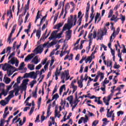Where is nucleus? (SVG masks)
<instances>
[{"instance_id":"obj_1","label":"nucleus","mask_w":126,"mask_h":126,"mask_svg":"<svg viewBox=\"0 0 126 126\" xmlns=\"http://www.w3.org/2000/svg\"><path fill=\"white\" fill-rule=\"evenodd\" d=\"M72 18H73V16L71 15L70 16V18H68L67 20L68 24H65L64 26L63 27V31H65L67 29H68V31L66 32V35L68 39V40H70V38H71V31L70 29L72 28V25L73 24L71 22V20H72Z\"/></svg>"},{"instance_id":"obj_2","label":"nucleus","mask_w":126,"mask_h":126,"mask_svg":"<svg viewBox=\"0 0 126 126\" xmlns=\"http://www.w3.org/2000/svg\"><path fill=\"white\" fill-rule=\"evenodd\" d=\"M16 68L15 67H13L7 63H5L4 66H2V69H3L4 71H7V74H8V76L9 77V76L12 75L13 73V72L11 71V69L14 70Z\"/></svg>"},{"instance_id":"obj_3","label":"nucleus","mask_w":126,"mask_h":126,"mask_svg":"<svg viewBox=\"0 0 126 126\" xmlns=\"http://www.w3.org/2000/svg\"><path fill=\"white\" fill-rule=\"evenodd\" d=\"M27 77L36 79L37 78V74L35 73L34 71L31 72L29 73H26L23 76V78H26Z\"/></svg>"},{"instance_id":"obj_4","label":"nucleus","mask_w":126,"mask_h":126,"mask_svg":"<svg viewBox=\"0 0 126 126\" xmlns=\"http://www.w3.org/2000/svg\"><path fill=\"white\" fill-rule=\"evenodd\" d=\"M28 82H29V79H24L23 80L22 83L20 86V88L23 90H25L26 91V89H27V84H28Z\"/></svg>"},{"instance_id":"obj_5","label":"nucleus","mask_w":126,"mask_h":126,"mask_svg":"<svg viewBox=\"0 0 126 126\" xmlns=\"http://www.w3.org/2000/svg\"><path fill=\"white\" fill-rule=\"evenodd\" d=\"M104 73L100 72V71H98L97 72V75L95 76L94 80V82H97V81H98V79L99 78V76H100V81L104 79Z\"/></svg>"},{"instance_id":"obj_6","label":"nucleus","mask_w":126,"mask_h":126,"mask_svg":"<svg viewBox=\"0 0 126 126\" xmlns=\"http://www.w3.org/2000/svg\"><path fill=\"white\" fill-rule=\"evenodd\" d=\"M17 26V25H16V24H15L12 29V31L11 32V33H10L9 36L8 37V42H9V44H10L11 42V38L12 37V34H13V33H14L15 30H16V27Z\"/></svg>"},{"instance_id":"obj_7","label":"nucleus","mask_w":126,"mask_h":126,"mask_svg":"<svg viewBox=\"0 0 126 126\" xmlns=\"http://www.w3.org/2000/svg\"><path fill=\"white\" fill-rule=\"evenodd\" d=\"M90 9V3L89 2L87 4V7L86 9V13H85V18H86V22L88 21V17H89V10Z\"/></svg>"},{"instance_id":"obj_8","label":"nucleus","mask_w":126,"mask_h":126,"mask_svg":"<svg viewBox=\"0 0 126 126\" xmlns=\"http://www.w3.org/2000/svg\"><path fill=\"white\" fill-rule=\"evenodd\" d=\"M59 32L58 31H54L51 33L50 36L49 37V40H53V39H57V33Z\"/></svg>"},{"instance_id":"obj_9","label":"nucleus","mask_w":126,"mask_h":126,"mask_svg":"<svg viewBox=\"0 0 126 126\" xmlns=\"http://www.w3.org/2000/svg\"><path fill=\"white\" fill-rule=\"evenodd\" d=\"M43 51H44V49L42 48V45H39L33 50V52H35L36 51V54H41Z\"/></svg>"},{"instance_id":"obj_10","label":"nucleus","mask_w":126,"mask_h":126,"mask_svg":"<svg viewBox=\"0 0 126 126\" xmlns=\"http://www.w3.org/2000/svg\"><path fill=\"white\" fill-rule=\"evenodd\" d=\"M91 13L90 14V18H91V21H93V19H94V15H93V14L94 13V5L93 4V5L91 7Z\"/></svg>"},{"instance_id":"obj_11","label":"nucleus","mask_w":126,"mask_h":126,"mask_svg":"<svg viewBox=\"0 0 126 126\" xmlns=\"http://www.w3.org/2000/svg\"><path fill=\"white\" fill-rule=\"evenodd\" d=\"M34 56H35V54L34 53H32L30 55H28L25 59V62H27L28 61H29V60H32L33 59Z\"/></svg>"},{"instance_id":"obj_12","label":"nucleus","mask_w":126,"mask_h":126,"mask_svg":"<svg viewBox=\"0 0 126 126\" xmlns=\"http://www.w3.org/2000/svg\"><path fill=\"white\" fill-rule=\"evenodd\" d=\"M114 110L111 111L109 113V117H107V118L112 117L111 121L112 122H114V121H115V113H114Z\"/></svg>"},{"instance_id":"obj_13","label":"nucleus","mask_w":126,"mask_h":126,"mask_svg":"<svg viewBox=\"0 0 126 126\" xmlns=\"http://www.w3.org/2000/svg\"><path fill=\"white\" fill-rule=\"evenodd\" d=\"M57 43H58V41H57L56 39H54L53 41H52L49 44V45L47 46V48L52 47V46L56 45Z\"/></svg>"},{"instance_id":"obj_14","label":"nucleus","mask_w":126,"mask_h":126,"mask_svg":"<svg viewBox=\"0 0 126 126\" xmlns=\"http://www.w3.org/2000/svg\"><path fill=\"white\" fill-rule=\"evenodd\" d=\"M16 60H17V59L15 60V57H13L11 58V59L8 62V63H10L12 65L14 64V63H16Z\"/></svg>"},{"instance_id":"obj_15","label":"nucleus","mask_w":126,"mask_h":126,"mask_svg":"<svg viewBox=\"0 0 126 126\" xmlns=\"http://www.w3.org/2000/svg\"><path fill=\"white\" fill-rule=\"evenodd\" d=\"M63 25V23H59L57 25H55L54 29H58L59 30V29H60V28H61Z\"/></svg>"},{"instance_id":"obj_16","label":"nucleus","mask_w":126,"mask_h":126,"mask_svg":"<svg viewBox=\"0 0 126 126\" xmlns=\"http://www.w3.org/2000/svg\"><path fill=\"white\" fill-rule=\"evenodd\" d=\"M31 63H33L34 64H37L38 63H39V61L38 60V58H37V56H35L32 61Z\"/></svg>"},{"instance_id":"obj_17","label":"nucleus","mask_w":126,"mask_h":126,"mask_svg":"<svg viewBox=\"0 0 126 126\" xmlns=\"http://www.w3.org/2000/svg\"><path fill=\"white\" fill-rule=\"evenodd\" d=\"M35 67V65L33 64H29L28 65V68H29V69H30V70H34V68Z\"/></svg>"},{"instance_id":"obj_18","label":"nucleus","mask_w":126,"mask_h":126,"mask_svg":"<svg viewBox=\"0 0 126 126\" xmlns=\"http://www.w3.org/2000/svg\"><path fill=\"white\" fill-rule=\"evenodd\" d=\"M55 118L56 117H57V118H58V119H60V118H61V117H62V115L59 114V113H58V109H57V108H56L55 111Z\"/></svg>"},{"instance_id":"obj_19","label":"nucleus","mask_w":126,"mask_h":126,"mask_svg":"<svg viewBox=\"0 0 126 126\" xmlns=\"http://www.w3.org/2000/svg\"><path fill=\"white\" fill-rule=\"evenodd\" d=\"M107 31H108V30H107L106 27H104L103 30L101 31V36H104V35H106L107 34Z\"/></svg>"},{"instance_id":"obj_20","label":"nucleus","mask_w":126,"mask_h":126,"mask_svg":"<svg viewBox=\"0 0 126 126\" xmlns=\"http://www.w3.org/2000/svg\"><path fill=\"white\" fill-rule=\"evenodd\" d=\"M78 87L82 88L83 87V80L78 81Z\"/></svg>"},{"instance_id":"obj_21","label":"nucleus","mask_w":126,"mask_h":126,"mask_svg":"<svg viewBox=\"0 0 126 126\" xmlns=\"http://www.w3.org/2000/svg\"><path fill=\"white\" fill-rule=\"evenodd\" d=\"M40 15H42V13H40V11H38L37 12L36 16V18H35V20L34 21V23H36L37 22V21L38 20V19H39V18H40Z\"/></svg>"},{"instance_id":"obj_22","label":"nucleus","mask_w":126,"mask_h":126,"mask_svg":"<svg viewBox=\"0 0 126 126\" xmlns=\"http://www.w3.org/2000/svg\"><path fill=\"white\" fill-rule=\"evenodd\" d=\"M63 88H65V85H63L60 87L59 90L60 95H62V93H63Z\"/></svg>"},{"instance_id":"obj_23","label":"nucleus","mask_w":126,"mask_h":126,"mask_svg":"<svg viewBox=\"0 0 126 126\" xmlns=\"http://www.w3.org/2000/svg\"><path fill=\"white\" fill-rule=\"evenodd\" d=\"M59 98H60V95H59V94L56 93L52 97V100H55V101H57V100L59 99Z\"/></svg>"},{"instance_id":"obj_24","label":"nucleus","mask_w":126,"mask_h":126,"mask_svg":"<svg viewBox=\"0 0 126 126\" xmlns=\"http://www.w3.org/2000/svg\"><path fill=\"white\" fill-rule=\"evenodd\" d=\"M25 66V64L24 63V62L21 63L20 64V66H19L18 69L19 70H22V69Z\"/></svg>"},{"instance_id":"obj_25","label":"nucleus","mask_w":126,"mask_h":126,"mask_svg":"<svg viewBox=\"0 0 126 126\" xmlns=\"http://www.w3.org/2000/svg\"><path fill=\"white\" fill-rule=\"evenodd\" d=\"M100 15H101V14L98 12L96 13V14L95 16V18H94V23L96 24V22L97 21V20H98V18H99V17H100Z\"/></svg>"},{"instance_id":"obj_26","label":"nucleus","mask_w":126,"mask_h":126,"mask_svg":"<svg viewBox=\"0 0 126 126\" xmlns=\"http://www.w3.org/2000/svg\"><path fill=\"white\" fill-rule=\"evenodd\" d=\"M9 96L10 97H11V98H13V97H14V90H12V91H10L9 92Z\"/></svg>"},{"instance_id":"obj_27","label":"nucleus","mask_w":126,"mask_h":126,"mask_svg":"<svg viewBox=\"0 0 126 126\" xmlns=\"http://www.w3.org/2000/svg\"><path fill=\"white\" fill-rule=\"evenodd\" d=\"M36 37H38V39H40V37H41V30H38L36 31Z\"/></svg>"},{"instance_id":"obj_28","label":"nucleus","mask_w":126,"mask_h":126,"mask_svg":"<svg viewBox=\"0 0 126 126\" xmlns=\"http://www.w3.org/2000/svg\"><path fill=\"white\" fill-rule=\"evenodd\" d=\"M63 31H63V29L62 31L56 35V38H62V35L63 33Z\"/></svg>"},{"instance_id":"obj_29","label":"nucleus","mask_w":126,"mask_h":126,"mask_svg":"<svg viewBox=\"0 0 126 126\" xmlns=\"http://www.w3.org/2000/svg\"><path fill=\"white\" fill-rule=\"evenodd\" d=\"M120 16L122 18H120V19H121V21H122V23H124V22L126 21V16H123V14H121Z\"/></svg>"},{"instance_id":"obj_30","label":"nucleus","mask_w":126,"mask_h":126,"mask_svg":"<svg viewBox=\"0 0 126 126\" xmlns=\"http://www.w3.org/2000/svg\"><path fill=\"white\" fill-rule=\"evenodd\" d=\"M37 83V81L33 80L30 83L31 88H33V86H34V84H36Z\"/></svg>"},{"instance_id":"obj_31","label":"nucleus","mask_w":126,"mask_h":126,"mask_svg":"<svg viewBox=\"0 0 126 126\" xmlns=\"http://www.w3.org/2000/svg\"><path fill=\"white\" fill-rule=\"evenodd\" d=\"M117 17H118L117 16L115 17V15H113L112 16V17L110 19V21H115V22H117V21H118V20H117Z\"/></svg>"},{"instance_id":"obj_32","label":"nucleus","mask_w":126,"mask_h":126,"mask_svg":"<svg viewBox=\"0 0 126 126\" xmlns=\"http://www.w3.org/2000/svg\"><path fill=\"white\" fill-rule=\"evenodd\" d=\"M22 113H20L18 115H17L13 120H12V123H14L15 121H16L17 119H18V117H21Z\"/></svg>"},{"instance_id":"obj_33","label":"nucleus","mask_w":126,"mask_h":126,"mask_svg":"<svg viewBox=\"0 0 126 126\" xmlns=\"http://www.w3.org/2000/svg\"><path fill=\"white\" fill-rule=\"evenodd\" d=\"M64 72L66 74V78L65 79V81H66L68 80V79H69L70 76H68V75L69 74V73H68L67 72V71H66V70H64Z\"/></svg>"},{"instance_id":"obj_34","label":"nucleus","mask_w":126,"mask_h":126,"mask_svg":"<svg viewBox=\"0 0 126 126\" xmlns=\"http://www.w3.org/2000/svg\"><path fill=\"white\" fill-rule=\"evenodd\" d=\"M10 81H11L10 78L8 77H6V79L5 80V83H6V84H9V83H10Z\"/></svg>"},{"instance_id":"obj_35","label":"nucleus","mask_w":126,"mask_h":126,"mask_svg":"<svg viewBox=\"0 0 126 126\" xmlns=\"http://www.w3.org/2000/svg\"><path fill=\"white\" fill-rule=\"evenodd\" d=\"M114 68H115L116 69H118L121 67V65L117 64V62L115 63V64L113 66Z\"/></svg>"},{"instance_id":"obj_36","label":"nucleus","mask_w":126,"mask_h":126,"mask_svg":"<svg viewBox=\"0 0 126 126\" xmlns=\"http://www.w3.org/2000/svg\"><path fill=\"white\" fill-rule=\"evenodd\" d=\"M66 100L69 102L70 101H73V95H70L67 97Z\"/></svg>"},{"instance_id":"obj_37","label":"nucleus","mask_w":126,"mask_h":126,"mask_svg":"<svg viewBox=\"0 0 126 126\" xmlns=\"http://www.w3.org/2000/svg\"><path fill=\"white\" fill-rule=\"evenodd\" d=\"M0 104L1 106H5V105H6L7 104H8L7 102H6L5 101L3 100H1L0 101Z\"/></svg>"},{"instance_id":"obj_38","label":"nucleus","mask_w":126,"mask_h":126,"mask_svg":"<svg viewBox=\"0 0 126 126\" xmlns=\"http://www.w3.org/2000/svg\"><path fill=\"white\" fill-rule=\"evenodd\" d=\"M103 101L104 103H105V105H106V106H109V101H108V99H106L105 97H104L103 98Z\"/></svg>"},{"instance_id":"obj_39","label":"nucleus","mask_w":126,"mask_h":126,"mask_svg":"<svg viewBox=\"0 0 126 126\" xmlns=\"http://www.w3.org/2000/svg\"><path fill=\"white\" fill-rule=\"evenodd\" d=\"M93 59V56L91 55V56L88 57L87 60L89 62V63L92 62V59Z\"/></svg>"},{"instance_id":"obj_40","label":"nucleus","mask_w":126,"mask_h":126,"mask_svg":"<svg viewBox=\"0 0 126 126\" xmlns=\"http://www.w3.org/2000/svg\"><path fill=\"white\" fill-rule=\"evenodd\" d=\"M98 124H99V120H95L93 122L92 126H96Z\"/></svg>"},{"instance_id":"obj_41","label":"nucleus","mask_w":126,"mask_h":126,"mask_svg":"<svg viewBox=\"0 0 126 126\" xmlns=\"http://www.w3.org/2000/svg\"><path fill=\"white\" fill-rule=\"evenodd\" d=\"M82 17H83V16H81V17L79 19V20L77 21V23H79L78 26H80V25H81V21H82Z\"/></svg>"},{"instance_id":"obj_42","label":"nucleus","mask_w":126,"mask_h":126,"mask_svg":"<svg viewBox=\"0 0 126 126\" xmlns=\"http://www.w3.org/2000/svg\"><path fill=\"white\" fill-rule=\"evenodd\" d=\"M34 109H35V107H34V106H32L31 108V110L29 112V116H31V115H32V114H33V112H34Z\"/></svg>"},{"instance_id":"obj_43","label":"nucleus","mask_w":126,"mask_h":126,"mask_svg":"<svg viewBox=\"0 0 126 126\" xmlns=\"http://www.w3.org/2000/svg\"><path fill=\"white\" fill-rule=\"evenodd\" d=\"M29 15H30V14H29V12H28L25 17L24 23H26V22H27V20H28V17H29Z\"/></svg>"},{"instance_id":"obj_44","label":"nucleus","mask_w":126,"mask_h":126,"mask_svg":"<svg viewBox=\"0 0 126 126\" xmlns=\"http://www.w3.org/2000/svg\"><path fill=\"white\" fill-rule=\"evenodd\" d=\"M115 31L114 30V32L112 34L111 36L110 37V42H112V39H113V37H116V35H115Z\"/></svg>"},{"instance_id":"obj_45","label":"nucleus","mask_w":126,"mask_h":126,"mask_svg":"<svg viewBox=\"0 0 126 126\" xmlns=\"http://www.w3.org/2000/svg\"><path fill=\"white\" fill-rule=\"evenodd\" d=\"M65 76H66V74H65V72H64H64H62V74H61V79H65Z\"/></svg>"},{"instance_id":"obj_46","label":"nucleus","mask_w":126,"mask_h":126,"mask_svg":"<svg viewBox=\"0 0 126 126\" xmlns=\"http://www.w3.org/2000/svg\"><path fill=\"white\" fill-rule=\"evenodd\" d=\"M20 8V2L18 0V11L17 12V15H18L19 13V9Z\"/></svg>"},{"instance_id":"obj_47","label":"nucleus","mask_w":126,"mask_h":126,"mask_svg":"<svg viewBox=\"0 0 126 126\" xmlns=\"http://www.w3.org/2000/svg\"><path fill=\"white\" fill-rule=\"evenodd\" d=\"M60 73H61V71H59V68H57L56 69V71H55V75H57L58 76H59V75H60Z\"/></svg>"},{"instance_id":"obj_48","label":"nucleus","mask_w":126,"mask_h":126,"mask_svg":"<svg viewBox=\"0 0 126 126\" xmlns=\"http://www.w3.org/2000/svg\"><path fill=\"white\" fill-rule=\"evenodd\" d=\"M14 56H15V51L13 52L9 56L8 59L9 60L10 59H11Z\"/></svg>"},{"instance_id":"obj_49","label":"nucleus","mask_w":126,"mask_h":126,"mask_svg":"<svg viewBox=\"0 0 126 126\" xmlns=\"http://www.w3.org/2000/svg\"><path fill=\"white\" fill-rule=\"evenodd\" d=\"M35 123H40V115H38L36 117V120H35Z\"/></svg>"},{"instance_id":"obj_50","label":"nucleus","mask_w":126,"mask_h":126,"mask_svg":"<svg viewBox=\"0 0 126 126\" xmlns=\"http://www.w3.org/2000/svg\"><path fill=\"white\" fill-rule=\"evenodd\" d=\"M87 58V57L86 56H83L82 59L79 62V63H83V61H85Z\"/></svg>"},{"instance_id":"obj_51","label":"nucleus","mask_w":126,"mask_h":126,"mask_svg":"<svg viewBox=\"0 0 126 126\" xmlns=\"http://www.w3.org/2000/svg\"><path fill=\"white\" fill-rule=\"evenodd\" d=\"M7 15H9V14H10L11 17H12V10H11V9H10L9 11L7 10Z\"/></svg>"},{"instance_id":"obj_52","label":"nucleus","mask_w":126,"mask_h":126,"mask_svg":"<svg viewBox=\"0 0 126 126\" xmlns=\"http://www.w3.org/2000/svg\"><path fill=\"white\" fill-rule=\"evenodd\" d=\"M70 88H72L73 90H75L76 91V90H77V87L76 86H75V85H72V86H71Z\"/></svg>"},{"instance_id":"obj_53","label":"nucleus","mask_w":126,"mask_h":126,"mask_svg":"<svg viewBox=\"0 0 126 126\" xmlns=\"http://www.w3.org/2000/svg\"><path fill=\"white\" fill-rule=\"evenodd\" d=\"M9 114V111H8L7 113H4V114H3V119H5V118H6V117H7V115H8Z\"/></svg>"},{"instance_id":"obj_54","label":"nucleus","mask_w":126,"mask_h":126,"mask_svg":"<svg viewBox=\"0 0 126 126\" xmlns=\"http://www.w3.org/2000/svg\"><path fill=\"white\" fill-rule=\"evenodd\" d=\"M8 93V92H7L6 91V92L4 91V90H3L2 91V94H3V95H4V97H5V96H6L7 95V94Z\"/></svg>"},{"instance_id":"obj_55","label":"nucleus","mask_w":126,"mask_h":126,"mask_svg":"<svg viewBox=\"0 0 126 126\" xmlns=\"http://www.w3.org/2000/svg\"><path fill=\"white\" fill-rule=\"evenodd\" d=\"M121 115H124V111H118L117 112L118 117H120V116H121Z\"/></svg>"},{"instance_id":"obj_56","label":"nucleus","mask_w":126,"mask_h":126,"mask_svg":"<svg viewBox=\"0 0 126 126\" xmlns=\"http://www.w3.org/2000/svg\"><path fill=\"white\" fill-rule=\"evenodd\" d=\"M83 120H84V117H81V118H80V119L79 120V121H78V124L79 125H80V124H82V121H83Z\"/></svg>"},{"instance_id":"obj_57","label":"nucleus","mask_w":126,"mask_h":126,"mask_svg":"<svg viewBox=\"0 0 126 126\" xmlns=\"http://www.w3.org/2000/svg\"><path fill=\"white\" fill-rule=\"evenodd\" d=\"M4 120L2 119L0 121V126H4Z\"/></svg>"},{"instance_id":"obj_58","label":"nucleus","mask_w":126,"mask_h":126,"mask_svg":"<svg viewBox=\"0 0 126 126\" xmlns=\"http://www.w3.org/2000/svg\"><path fill=\"white\" fill-rule=\"evenodd\" d=\"M27 45H28V39H27L26 42L24 46V50L25 51L26 48H27Z\"/></svg>"},{"instance_id":"obj_59","label":"nucleus","mask_w":126,"mask_h":126,"mask_svg":"<svg viewBox=\"0 0 126 126\" xmlns=\"http://www.w3.org/2000/svg\"><path fill=\"white\" fill-rule=\"evenodd\" d=\"M20 80H21V77L19 76L17 78V83L18 84H19V83H20Z\"/></svg>"},{"instance_id":"obj_60","label":"nucleus","mask_w":126,"mask_h":126,"mask_svg":"<svg viewBox=\"0 0 126 126\" xmlns=\"http://www.w3.org/2000/svg\"><path fill=\"white\" fill-rule=\"evenodd\" d=\"M51 106H52V105L51 104H50L47 108V113H50V112L51 111Z\"/></svg>"},{"instance_id":"obj_61","label":"nucleus","mask_w":126,"mask_h":126,"mask_svg":"<svg viewBox=\"0 0 126 126\" xmlns=\"http://www.w3.org/2000/svg\"><path fill=\"white\" fill-rule=\"evenodd\" d=\"M20 90V88L19 87H18V88H16L14 89V91L15 92H19V90Z\"/></svg>"},{"instance_id":"obj_62","label":"nucleus","mask_w":126,"mask_h":126,"mask_svg":"<svg viewBox=\"0 0 126 126\" xmlns=\"http://www.w3.org/2000/svg\"><path fill=\"white\" fill-rule=\"evenodd\" d=\"M41 67H42V64H39L37 66H36L35 69H36V70L40 69V68H41Z\"/></svg>"},{"instance_id":"obj_63","label":"nucleus","mask_w":126,"mask_h":126,"mask_svg":"<svg viewBox=\"0 0 126 126\" xmlns=\"http://www.w3.org/2000/svg\"><path fill=\"white\" fill-rule=\"evenodd\" d=\"M32 97H33V98H35L36 99V98H37V93H32Z\"/></svg>"},{"instance_id":"obj_64","label":"nucleus","mask_w":126,"mask_h":126,"mask_svg":"<svg viewBox=\"0 0 126 126\" xmlns=\"http://www.w3.org/2000/svg\"><path fill=\"white\" fill-rule=\"evenodd\" d=\"M11 99V97L8 95L7 97L5 98V100L7 102H9V100Z\"/></svg>"}]
</instances>
